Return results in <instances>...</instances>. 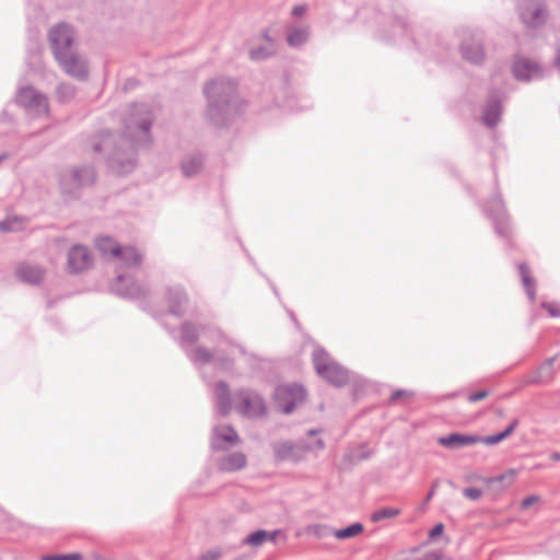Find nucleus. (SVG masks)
<instances>
[{"mask_svg": "<svg viewBox=\"0 0 560 560\" xmlns=\"http://www.w3.org/2000/svg\"><path fill=\"white\" fill-rule=\"evenodd\" d=\"M154 115L149 104H131L122 118V132L119 138L106 132L93 143L96 153L106 154L109 170L118 175L132 172L137 166V150L152 142L151 126Z\"/></svg>", "mask_w": 560, "mask_h": 560, "instance_id": "nucleus-1", "label": "nucleus"}, {"mask_svg": "<svg viewBox=\"0 0 560 560\" xmlns=\"http://www.w3.org/2000/svg\"><path fill=\"white\" fill-rule=\"evenodd\" d=\"M179 345L199 369L213 363L218 369L230 372L234 368L237 353L243 357L248 354L242 345L212 323L184 322L180 326Z\"/></svg>", "mask_w": 560, "mask_h": 560, "instance_id": "nucleus-2", "label": "nucleus"}, {"mask_svg": "<svg viewBox=\"0 0 560 560\" xmlns=\"http://www.w3.org/2000/svg\"><path fill=\"white\" fill-rule=\"evenodd\" d=\"M95 245L102 256L115 267L116 277L110 283L112 292L124 299H147L150 294L149 288L133 277L141 266L142 254L133 246H122L109 236L98 237Z\"/></svg>", "mask_w": 560, "mask_h": 560, "instance_id": "nucleus-3", "label": "nucleus"}, {"mask_svg": "<svg viewBox=\"0 0 560 560\" xmlns=\"http://www.w3.org/2000/svg\"><path fill=\"white\" fill-rule=\"evenodd\" d=\"M236 88V82L229 78H218L205 85L207 118L214 126H228L243 110L244 104L237 96Z\"/></svg>", "mask_w": 560, "mask_h": 560, "instance_id": "nucleus-4", "label": "nucleus"}, {"mask_svg": "<svg viewBox=\"0 0 560 560\" xmlns=\"http://www.w3.org/2000/svg\"><path fill=\"white\" fill-rule=\"evenodd\" d=\"M51 51L61 69L70 77L84 81L89 77V65L74 48V30L67 23L52 26L48 33Z\"/></svg>", "mask_w": 560, "mask_h": 560, "instance_id": "nucleus-5", "label": "nucleus"}, {"mask_svg": "<svg viewBox=\"0 0 560 560\" xmlns=\"http://www.w3.org/2000/svg\"><path fill=\"white\" fill-rule=\"evenodd\" d=\"M312 361L316 373L336 387H342L353 380L352 373L335 361L329 353L320 347L314 349Z\"/></svg>", "mask_w": 560, "mask_h": 560, "instance_id": "nucleus-6", "label": "nucleus"}, {"mask_svg": "<svg viewBox=\"0 0 560 560\" xmlns=\"http://www.w3.org/2000/svg\"><path fill=\"white\" fill-rule=\"evenodd\" d=\"M96 172L92 165L75 166L59 175L61 194L67 198H77L80 189L94 184Z\"/></svg>", "mask_w": 560, "mask_h": 560, "instance_id": "nucleus-7", "label": "nucleus"}, {"mask_svg": "<svg viewBox=\"0 0 560 560\" xmlns=\"http://www.w3.org/2000/svg\"><path fill=\"white\" fill-rule=\"evenodd\" d=\"M325 444L323 440H315L314 444L307 443L305 440L281 441L272 444V451L276 460L298 463L302 460L311 451L323 450Z\"/></svg>", "mask_w": 560, "mask_h": 560, "instance_id": "nucleus-8", "label": "nucleus"}, {"mask_svg": "<svg viewBox=\"0 0 560 560\" xmlns=\"http://www.w3.org/2000/svg\"><path fill=\"white\" fill-rule=\"evenodd\" d=\"M236 409L247 418H260L267 412L264 397L250 388H240L234 394Z\"/></svg>", "mask_w": 560, "mask_h": 560, "instance_id": "nucleus-9", "label": "nucleus"}, {"mask_svg": "<svg viewBox=\"0 0 560 560\" xmlns=\"http://www.w3.org/2000/svg\"><path fill=\"white\" fill-rule=\"evenodd\" d=\"M306 398V392L302 385H279L273 392L276 407L285 415H290Z\"/></svg>", "mask_w": 560, "mask_h": 560, "instance_id": "nucleus-10", "label": "nucleus"}, {"mask_svg": "<svg viewBox=\"0 0 560 560\" xmlns=\"http://www.w3.org/2000/svg\"><path fill=\"white\" fill-rule=\"evenodd\" d=\"M513 77L521 82L541 80L546 75V68L537 60L523 55H515L512 63Z\"/></svg>", "mask_w": 560, "mask_h": 560, "instance_id": "nucleus-11", "label": "nucleus"}, {"mask_svg": "<svg viewBox=\"0 0 560 560\" xmlns=\"http://www.w3.org/2000/svg\"><path fill=\"white\" fill-rule=\"evenodd\" d=\"M15 101L32 115L42 116L48 114L49 104L47 96L33 86L27 85L19 89Z\"/></svg>", "mask_w": 560, "mask_h": 560, "instance_id": "nucleus-12", "label": "nucleus"}, {"mask_svg": "<svg viewBox=\"0 0 560 560\" xmlns=\"http://www.w3.org/2000/svg\"><path fill=\"white\" fill-rule=\"evenodd\" d=\"M521 21L528 28H538L547 20V10L542 0H521L518 2Z\"/></svg>", "mask_w": 560, "mask_h": 560, "instance_id": "nucleus-13", "label": "nucleus"}, {"mask_svg": "<svg viewBox=\"0 0 560 560\" xmlns=\"http://www.w3.org/2000/svg\"><path fill=\"white\" fill-rule=\"evenodd\" d=\"M502 110L501 92L499 90H491L488 93L487 102L482 110V124L488 128H494L501 120Z\"/></svg>", "mask_w": 560, "mask_h": 560, "instance_id": "nucleus-14", "label": "nucleus"}, {"mask_svg": "<svg viewBox=\"0 0 560 560\" xmlns=\"http://www.w3.org/2000/svg\"><path fill=\"white\" fill-rule=\"evenodd\" d=\"M188 294L179 284L170 285L165 290V301L168 305L167 314L182 317L188 305Z\"/></svg>", "mask_w": 560, "mask_h": 560, "instance_id": "nucleus-15", "label": "nucleus"}, {"mask_svg": "<svg viewBox=\"0 0 560 560\" xmlns=\"http://www.w3.org/2000/svg\"><path fill=\"white\" fill-rule=\"evenodd\" d=\"M92 255L83 245H74L68 252V271L70 273H80L92 265Z\"/></svg>", "mask_w": 560, "mask_h": 560, "instance_id": "nucleus-16", "label": "nucleus"}, {"mask_svg": "<svg viewBox=\"0 0 560 560\" xmlns=\"http://www.w3.org/2000/svg\"><path fill=\"white\" fill-rule=\"evenodd\" d=\"M44 269L36 264L21 262L15 268L16 278L31 285L39 284L44 279Z\"/></svg>", "mask_w": 560, "mask_h": 560, "instance_id": "nucleus-17", "label": "nucleus"}, {"mask_svg": "<svg viewBox=\"0 0 560 560\" xmlns=\"http://www.w3.org/2000/svg\"><path fill=\"white\" fill-rule=\"evenodd\" d=\"M238 434L231 425L215 427L213 429L211 447L214 451L224 450L226 445H235Z\"/></svg>", "mask_w": 560, "mask_h": 560, "instance_id": "nucleus-18", "label": "nucleus"}, {"mask_svg": "<svg viewBox=\"0 0 560 560\" xmlns=\"http://www.w3.org/2000/svg\"><path fill=\"white\" fill-rule=\"evenodd\" d=\"M460 54L472 65H481L486 57L481 39L476 38L464 40L460 45Z\"/></svg>", "mask_w": 560, "mask_h": 560, "instance_id": "nucleus-19", "label": "nucleus"}, {"mask_svg": "<svg viewBox=\"0 0 560 560\" xmlns=\"http://www.w3.org/2000/svg\"><path fill=\"white\" fill-rule=\"evenodd\" d=\"M213 394L218 412L222 417H226L232 409L231 392L228 383L224 381L215 383Z\"/></svg>", "mask_w": 560, "mask_h": 560, "instance_id": "nucleus-20", "label": "nucleus"}, {"mask_svg": "<svg viewBox=\"0 0 560 560\" xmlns=\"http://www.w3.org/2000/svg\"><path fill=\"white\" fill-rule=\"evenodd\" d=\"M480 441V436L475 434H464L454 432L445 436H441L438 443L450 450H458L464 446L476 444Z\"/></svg>", "mask_w": 560, "mask_h": 560, "instance_id": "nucleus-21", "label": "nucleus"}, {"mask_svg": "<svg viewBox=\"0 0 560 560\" xmlns=\"http://www.w3.org/2000/svg\"><path fill=\"white\" fill-rule=\"evenodd\" d=\"M489 220L494 226L498 236L509 238L512 234L511 220L508 212H488Z\"/></svg>", "mask_w": 560, "mask_h": 560, "instance_id": "nucleus-22", "label": "nucleus"}, {"mask_svg": "<svg viewBox=\"0 0 560 560\" xmlns=\"http://www.w3.org/2000/svg\"><path fill=\"white\" fill-rule=\"evenodd\" d=\"M517 269L520 273V278L522 281V285L526 292V295L530 302L536 300V279L533 277L532 271L527 264L520 262L517 264Z\"/></svg>", "mask_w": 560, "mask_h": 560, "instance_id": "nucleus-23", "label": "nucleus"}, {"mask_svg": "<svg viewBox=\"0 0 560 560\" xmlns=\"http://www.w3.org/2000/svg\"><path fill=\"white\" fill-rule=\"evenodd\" d=\"M246 456L241 452L231 453L222 456L218 466L222 471H236L246 466Z\"/></svg>", "mask_w": 560, "mask_h": 560, "instance_id": "nucleus-24", "label": "nucleus"}, {"mask_svg": "<svg viewBox=\"0 0 560 560\" xmlns=\"http://www.w3.org/2000/svg\"><path fill=\"white\" fill-rule=\"evenodd\" d=\"M310 38L308 26H290L287 33V43L290 47L296 48L304 45Z\"/></svg>", "mask_w": 560, "mask_h": 560, "instance_id": "nucleus-25", "label": "nucleus"}, {"mask_svg": "<svg viewBox=\"0 0 560 560\" xmlns=\"http://www.w3.org/2000/svg\"><path fill=\"white\" fill-rule=\"evenodd\" d=\"M265 38L270 43V47L259 46L256 48H252L249 50L250 60L262 61V60L270 58L271 56H273L276 54L273 40L268 36V34H265Z\"/></svg>", "mask_w": 560, "mask_h": 560, "instance_id": "nucleus-26", "label": "nucleus"}, {"mask_svg": "<svg viewBox=\"0 0 560 560\" xmlns=\"http://www.w3.org/2000/svg\"><path fill=\"white\" fill-rule=\"evenodd\" d=\"M516 470L509 469L504 474L486 478L485 481L490 486L493 487L494 485H500V489H504L510 487L515 479Z\"/></svg>", "mask_w": 560, "mask_h": 560, "instance_id": "nucleus-27", "label": "nucleus"}, {"mask_svg": "<svg viewBox=\"0 0 560 560\" xmlns=\"http://www.w3.org/2000/svg\"><path fill=\"white\" fill-rule=\"evenodd\" d=\"M363 525L359 522H355L347 527L334 530V536L338 539L343 540L360 535L363 532Z\"/></svg>", "mask_w": 560, "mask_h": 560, "instance_id": "nucleus-28", "label": "nucleus"}, {"mask_svg": "<svg viewBox=\"0 0 560 560\" xmlns=\"http://www.w3.org/2000/svg\"><path fill=\"white\" fill-rule=\"evenodd\" d=\"M25 218L22 215L8 217L0 222V231L2 232H18L24 226Z\"/></svg>", "mask_w": 560, "mask_h": 560, "instance_id": "nucleus-29", "label": "nucleus"}, {"mask_svg": "<svg viewBox=\"0 0 560 560\" xmlns=\"http://www.w3.org/2000/svg\"><path fill=\"white\" fill-rule=\"evenodd\" d=\"M202 166V161L199 156H190L183 161L182 171L186 177L196 175Z\"/></svg>", "mask_w": 560, "mask_h": 560, "instance_id": "nucleus-30", "label": "nucleus"}, {"mask_svg": "<svg viewBox=\"0 0 560 560\" xmlns=\"http://www.w3.org/2000/svg\"><path fill=\"white\" fill-rule=\"evenodd\" d=\"M75 95V88L69 83H60L56 88V96L59 103H68Z\"/></svg>", "mask_w": 560, "mask_h": 560, "instance_id": "nucleus-31", "label": "nucleus"}, {"mask_svg": "<svg viewBox=\"0 0 560 560\" xmlns=\"http://www.w3.org/2000/svg\"><path fill=\"white\" fill-rule=\"evenodd\" d=\"M269 532L266 529H258L245 537L243 544L258 547L268 541Z\"/></svg>", "mask_w": 560, "mask_h": 560, "instance_id": "nucleus-32", "label": "nucleus"}, {"mask_svg": "<svg viewBox=\"0 0 560 560\" xmlns=\"http://www.w3.org/2000/svg\"><path fill=\"white\" fill-rule=\"evenodd\" d=\"M400 514V510L396 508L390 506H384L375 510L372 515L371 520L375 523L384 521L386 518H392Z\"/></svg>", "mask_w": 560, "mask_h": 560, "instance_id": "nucleus-33", "label": "nucleus"}, {"mask_svg": "<svg viewBox=\"0 0 560 560\" xmlns=\"http://www.w3.org/2000/svg\"><path fill=\"white\" fill-rule=\"evenodd\" d=\"M307 533L312 534L318 538L326 537L330 534L334 535V530L330 527H328L326 525H318V524L308 526Z\"/></svg>", "mask_w": 560, "mask_h": 560, "instance_id": "nucleus-34", "label": "nucleus"}, {"mask_svg": "<svg viewBox=\"0 0 560 560\" xmlns=\"http://www.w3.org/2000/svg\"><path fill=\"white\" fill-rule=\"evenodd\" d=\"M42 560H82V556L78 552L63 553V555H46Z\"/></svg>", "mask_w": 560, "mask_h": 560, "instance_id": "nucleus-35", "label": "nucleus"}, {"mask_svg": "<svg viewBox=\"0 0 560 560\" xmlns=\"http://www.w3.org/2000/svg\"><path fill=\"white\" fill-rule=\"evenodd\" d=\"M540 306L546 310L550 317L559 318L560 317V304L556 302H541Z\"/></svg>", "mask_w": 560, "mask_h": 560, "instance_id": "nucleus-36", "label": "nucleus"}, {"mask_svg": "<svg viewBox=\"0 0 560 560\" xmlns=\"http://www.w3.org/2000/svg\"><path fill=\"white\" fill-rule=\"evenodd\" d=\"M395 30L396 35H402L406 32V21L400 13H395Z\"/></svg>", "mask_w": 560, "mask_h": 560, "instance_id": "nucleus-37", "label": "nucleus"}, {"mask_svg": "<svg viewBox=\"0 0 560 560\" xmlns=\"http://www.w3.org/2000/svg\"><path fill=\"white\" fill-rule=\"evenodd\" d=\"M463 494L469 500L477 501L481 498L482 491L478 488L469 487L463 490Z\"/></svg>", "mask_w": 560, "mask_h": 560, "instance_id": "nucleus-38", "label": "nucleus"}, {"mask_svg": "<svg viewBox=\"0 0 560 560\" xmlns=\"http://www.w3.org/2000/svg\"><path fill=\"white\" fill-rule=\"evenodd\" d=\"M504 439L502 438L501 433H497V434H492V435H488V436H485V438H480V441L481 443L486 444V445H494V444H498L500 442H502Z\"/></svg>", "mask_w": 560, "mask_h": 560, "instance_id": "nucleus-39", "label": "nucleus"}, {"mask_svg": "<svg viewBox=\"0 0 560 560\" xmlns=\"http://www.w3.org/2000/svg\"><path fill=\"white\" fill-rule=\"evenodd\" d=\"M555 362V358H549L547 359L539 368L538 370V373H539V376H544L545 374L549 377L550 376V371H551V368H552V364Z\"/></svg>", "mask_w": 560, "mask_h": 560, "instance_id": "nucleus-40", "label": "nucleus"}, {"mask_svg": "<svg viewBox=\"0 0 560 560\" xmlns=\"http://www.w3.org/2000/svg\"><path fill=\"white\" fill-rule=\"evenodd\" d=\"M413 393L407 389H396L390 395V401L396 402L402 397H411Z\"/></svg>", "mask_w": 560, "mask_h": 560, "instance_id": "nucleus-41", "label": "nucleus"}, {"mask_svg": "<svg viewBox=\"0 0 560 560\" xmlns=\"http://www.w3.org/2000/svg\"><path fill=\"white\" fill-rule=\"evenodd\" d=\"M444 532V525L442 523H438L434 525L430 532H429V538L431 540H435L438 537H440Z\"/></svg>", "mask_w": 560, "mask_h": 560, "instance_id": "nucleus-42", "label": "nucleus"}, {"mask_svg": "<svg viewBox=\"0 0 560 560\" xmlns=\"http://www.w3.org/2000/svg\"><path fill=\"white\" fill-rule=\"evenodd\" d=\"M489 395L488 390H479V392H476V393H472L468 396V401L469 402H477L483 398H486L487 396Z\"/></svg>", "mask_w": 560, "mask_h": 560, "instance_id": "nucleus-43", "label": "nucleus"}, {"mask_svg": "<svg viewBox=\"0 0 560 560\" xmlns=\"http://www.w3.org/2000/svg\"><path fill=\"white\" fill-rule=\"evenodd\" d=\"M518 424V420L514 419L501 433L503 439H506L512 434V432L515 430V428Z\"/></svg>", "mask_w": 560, "mask_h": 560, "instance_id": "nucleus-44", "label": "nucleus"}, {"mask_svg": "<svg viewBox=\"0 0 560 560\" xmlns=\"http://www.w3.org/2000/svg\"><path fill=\"white\" fill-rule=\"evenodd\" d=\"M540 500V498L538 495H528L527 498H525L523 501H522V509H528L529 506H532L534 503H537L538 501Z\"/></svg>", "mask_w": 560, "mask_h": 560, "instance_id": "nucleus-45", "label": "nucleus"}, {"mask_svg": "<svg viewBox=\"0 0 560 560\" xmlns=\"http://www.w3.org/2000/svg\"><path fill=\"white\" fill-rule=\"evenodd\" d=\"M220 551L219 550H209L206 553L199 557V560H219Z\"/></svg>", "mask_w": 560, "mask_h": 560, "instance_id": "nucleus-46", "label": "nucleus"}, {"mask_svg": "<svg viewBox=\"0 0 560 560\" xmlns=\"http://www.w3.org/2000/svg\"><path fill=\"white\" fill-rule=\"evenodd\" d=\"M307 8L306 5L304 4H300V5H295L293 9H292V15L294 16H301L302 14H304L306 12Z\"/></svg>", "mask_w": 560, "mask_h": 560, "instance_id": "nucleus-47", "label": "nucleus"}, {"mask_svg": "<svg viewBox=\"0 0 560 560\" xmlns=\"http://www.w3.org/2000/svg\"><path fill=\"white\" fill-rule=\"evenodd\" d=\"M280 534L279 529L269 532L268 540L276 541L277 536Z\"/></svg>", "mask_w": 560, "mask_h": 560, "instance_id": "nucleus-48", "label": "nucleus"}, {"mask_svg": "<svg viewBox=\"0 0 560 560\" xmlns=\"http://www.w3.org/2000/svg\"><path fill=\"white\" fill-rule=\"evenodd\" d=\"M550 458H551L552 460H560V452H552V453L550 454Z\"/></svg>", "mask_w": 560, "mask_h": 560, "instance_id": "nucleus-49", "label": "nucleus"}, {"mask_svg": "<svg viewBox=\"0 0 560 560\" xmlns=\"http://www.w3.org/2000/svg\"><path fill=\"white\" fill-rule=\"evenodd\" d=\"M9 158L8 153L0 154V164Z\"/></svg>", "mask_w": 560, "mask_h": 560, "instance_id": "nucleus-50", "label": "nucleus"}, {"mask_svg": "<svg viewBox=\"0 0 560 560\" xmlns=\"http://www.w3.org/2000/svg\"><path fill=\"white\" fill-rule=\"evenodd\" d=\"M502 206H503V203H502L501 199L495 200V205H494L495 210H498V208H500Z\"/></svg>", "mask_w": 560, "mask_h": 560, "instance_id": "nucleus-51", "label": "nucleus"}, {"mask_svg": "<svg viewBox=\"0 0 560 560\" xmlns=\"http://www.w3.org/2000/svg\"><path fill=\"white\" fill-rule=\"evenodd\" d=\"M270 285H271V288H272L273 293H275L276 295H278V290H277V288L275 287V284H273V283H270Z\"/></svg>", "mask_w": 560, "mask_h": 560, "instance_id": "nucleus-52", "label": "nucleus"}, {"mask_svg": "<svg viewBox=\"0 0 560 560\" xmlns=\"http://www.w3.org/2000/svg\"><path fill=\"white\" fill-rule=\"evenodd\" d=\"M433 493H434L433 491H430V492L428 493V495H427V501H429V500H431V499H432Z\"/></svg>", "mask_w": 560, "mask_h": 560, "instance_id": "nucleus-53", "label": "nucleus"}, {"mask_svg": "<svg viewBox=\"0 0 560 560\" xmlns=\"http://www.w3.org/2000/svg\"><path fill=\"white\" fill-rule=\"evenodd\" d=\"M307 433H308V435H315V434L317 433V431H316V430H314V429H312V430H310Z\"/></svg>", "mask_w": 560, "mask_h": 560, "instance_id": "nucleus-54", "label": "nucleus"}, {"mask_svg": "<svg viewBox=\"0 0 560 560\" xmlns=\"http://www.w3.org/2000/svg\"><path fill=\"white\" fill-rule=\"evenodd\" d=\"M406 560H428V559H425V558H408Z\"/></svg>", "mask_w": 560, "mask_h": 560, "instance_id": "nucleus-55", "label": "nucleus"}]
</instances>
